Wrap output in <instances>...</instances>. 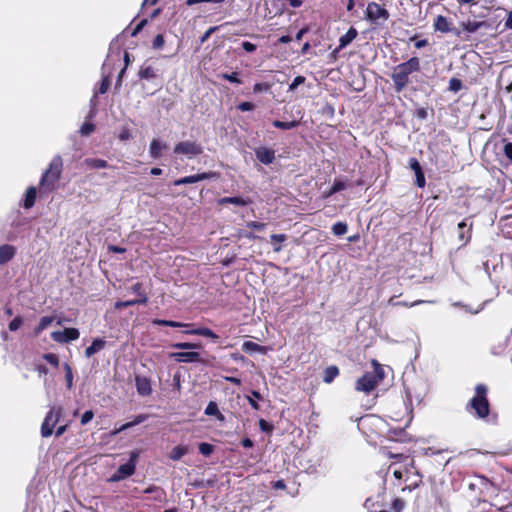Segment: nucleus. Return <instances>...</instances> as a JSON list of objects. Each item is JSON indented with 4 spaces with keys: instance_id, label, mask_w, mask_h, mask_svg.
Listing matches in <instances>:
<instances>
[{
    "instance_id": "obj_1",
    "label": "nucleus",
    "mask_w": 512,
    "mask_h": 512,
    "mask_svg": "<svg viewBox=\"0 0 512 512\" xmlns=\"http://www.w3.org/2000/svg\"><path fill=\"white\" fill-rule=\"evenodd\" d=\"M420 69V60L417 57L410 58L407 62L394 68L392 79L397 91H401L409 81V75Z\"/></svg>"
},
{
    "instance_id": "obj_2",
    "label": "nucleus",
    "mask_w": 512,
    "mask_h": 512,
    "mask_svg": "<svg viewBox=\"0 0 512 512\" xmlns=\"http://www.w3.org/2000/svg\"><path fill=\"white\" fill-rule=\"evenodd\" d=\"M371 363L373 366V371L366 372L361 378L357 380L355 386L357 391L369 393L374 390L385 377L383 367L376 360H372Z\"/></svg>"
},
{
    "instance_id": "obj_3",
    "label": "nucleus",
    "mask_w": 512,
    "mask_h": 512,
    "mask_svg": "<svg viewBox=\"0 0 512 512\" xmlns=\"http://www.w3.org/2000/svg\"><path fill=\"white\" fill-rule=\"evenodd\" d=\"M486 394L487 387L483 384H478L475 388V396L470 401L471 408L480 418H484L489 414V403Z\"/></svg>"
},
{
    "instance_id": "obj_4",
    "label": "nucleus",
    "mask_w": 512,
    "mask_h": 512,
    "mask_svg": "<svg viewBox=\"0 0 512 512\" xmlns=\"http://www.w3.org/2000/svg\"><path fill=\"white\" fill-rule=\"evenodd\" d=\"M62 170V159L56 156L51 161L49 168L44 173L41 179V186L53 188L54 184L59 180Z\"/></svg>"
},
{
    "instance_id": "obj_5",
    "label": "nucleus",
    "mask_w": 512,
    "mask_h": 512,
    "mask_svg": "<svg viewBox=\"0 0 512 512\" xmlns=\"http://www.w3.org/2000/svg\"><path fill=\"white\" fill-rule=\"evenodd\" d=\"M62 413L63 409L61 407L53 406L50 408L41 425L42 437L47 438L53 434V430L56 424L59 422Z\"/></svg>"
},
{
    "instance_id": "obj_6",
    "label": "nucleus",
    "mask_w": 512,
    "mask_h": 512,
    "mask_svg": "<svg viewBox=\"0 0 512 512\" xmlns=\"http://www.w3.org/2000/svg\"><path fill=\"white\" fill-rule=\"evenodd\" d=\"M174 153L193 158L202 153V147L196 142L182 141L175 145Z\"/></svg>"
},
{
    "instance_id": "obj_7",
    "label": "nucleus",
    "mask_w": 512,
    "mask_h": 512,
    "mask_svg": "<svg viewBox=\"0 0 512 512\" xmlns=\"http://www.w3.org/2000/svg\"><path fill=\"white\" fill-rule=\"evenodd\" d=\"M366 18L372 22L386 21L389 18V13L378 3L370 2L366 8Z\"/></svg>"
},
{
    "instance_id": "obj_8",
    "label": "nucleus",
    "mask_w": 512,
    "mask_h": 512,
    "mask_svg": "<svg viewBox=\"0 0 512 512\" xmlns=\"http://www.w3.org/2000/svg\"><path fill=\"white\" fill-rule=\"evenodd\" d=\"M80 337V332L76 328H65L63 331H54L51 333V338L61 344L75 341Z\"/></svg>"
},
{
    "instance_id": "obj_9",
    "label": "nucleus",
    "mask_w": 512,
    "mask_h": 512,
    "mask_svg": "<svg viewBox=\"0 0 512 512\" xmlns=\"http://www.w3.org/2000/svg\"><path fill=\"white\" fill-rule=\"evenodd\" d=\"M168 149V144L160 138H153L149 145V154L153 159L160 158Z\"/></svg>"
},
{
    "instance_id": "obj_10",
    "label": "nucleus",
    "mask_w": 512,
    "mask_h": 512,
    "mask_svg": "<svg viewBox=\"0 0 512 512\" xmlns=\"http://www.w3.org/2000/svg\"><path fill=\"white\" fill-rule=\"evenodd\" d=\"M135 472V464L133 463H126L121 465L117 472L112 475L111 481L118 482L121 481L129 476H131Z\"/></svg>"
},
{
    "instance_id": "obj_11",
    "label": "nucleus",
    "mask_w": 512,
    "mask_h": 512,
    "mask_svg": "<svg viewBox=\"0 0 512 512\" xmlns=\"http://www.w3.org/2000/svg\"><path fill=\"white\" fill-rule=\"evenodd\" d=\"M170 357H172L177 362H184V363H192V362H200V354L197 352H176L170 354Z\"/></svg>"
},
{
    "instance_id": "obj_12",
    "label": "nucleus",
    "mask_w": 512,
    "mask_h": 512,
    "mask_svg": "<svg viewBox=\"0 0 512 512\" xmlns=\"http://www.w3.org/2000/svg\"><path fill=\"white\" fill-rule=\"evenodd\" d=\"M257 159L263 164H271L275 159L274 150L266 147H259L255 150Z\"/></svg>"
},
{
    "instance_id": "obj_13",
    "label": "nucleus",
    "mask_w": 512,
    "mask_h": 512,
    "mask_svg": "<svg viewBox=\"0 0 512 512\" xmlns=\"http://www.w3.org/2000/svg\"><path fill=\"white\" fill-rule=\"evenodd\" d=\"M409 167L415 173L417 186L421 187V188L424 187L425 183H426V180H425L424 173L422 171V168H421L420 163L418 162V160L416 158H411L409 160Z\"/></svg>"
},
{
    "instance_id": "obj_14",
    "label": "nucleus",
    "mask_w": 512,
    "mask_h": 512,
    "mask_svg": "<svg viewBox=\"0 0 512 512\" xmlns=\"http://www.w3.org/2000/svg\"><path fill=\"white\" fill-rule=\"evenodd\" d=\"M16 255V248L13 245H0V265L9 262Z\"/></svg>"
},
{
    "instance_id": "obj_15",
    "label": "nucleus",
    "mask_w": 512,
    "mask_h": 512,
    "mask_svg": "<svg viewBox=\"0 0 512 512\" xmlns=\"http://www.w3.org/2000/svg\"><path fill=\"white\" fill-rule=\"evenodd\" d=\"M136 388L140 395L147 396L152 392L150 381L146 377H136Z\"/></svg>"
},
{
    "instance_id": "obj_16",
    "label": "nucleus",
    "mask_w": 512,
    "mask_h": 512,
    "mask_svg": "<svg viewBox=\"0 0 512 512\" xmlns=\"http://www.w3.org/2000/svg\"><path fill=\"white\" fill-rule=\"evenodd\" d=\"M218 177V174L216 172H203L191 176H186L185 178V184H192L199 181L212 179Z\"/></svg>"
},
{
    "instance_id": "obj_17",
    "label": "nucleus",
    "mask_w": 512,
    "mask_h": 512,
    "mask_svg": "<svg viewBox=\"0 0 512 512\" xmlns=\"http://www.w3.org/2000/svg\"><path fill=\"white\" fill-rule=\"evenodd\" d=\"M105 340L96 338L93 340L92 344L86 348L85 350V356L87 358H90L92 355L98 353L105 347Z\"/></svg>"
},
{
    "instance_id": "obj_18",
    "label": "nucleus",
    "mask_w": 512,
    "mask_h": 512,
    "mask_svg": "<svg viewBox=\"0 0 512 512\" xmlns=\"http://www.w3.org/2000/svg\"><path fill=\"white\" fill-rule=\"evenodd\" d=\"M434 28L437 31L442 33H447L451 31V22L444 16H437L434 22Z\"/></svg>"
},
{
    "instance_id": "obj_19",
    "label": "nucleus",
    "mask_w": 512,
    "mask_h": 512,
    "mask_svg": "<svg viewBox=\"0 0 512 512\" xmlns=\"http://www.w3.org/2000/svg\"><path fill=\"white\" fill-rule=\"evenodd\" d=\"M242 350L247 353H254L258 352L261 354H266L268 351L267 347L261 346L255 342L252 341H245L242 345Z\"/></svg>"
},
{
    "instance_id": "obj_20",
    "label": "nucleus",
    "mask_w": 512,
    "mask_h": 512,
    "mask_svg": "<svg viewBox=\"0 0 512 512\" xmlns=\"http://www.w3.org/2000/svg\"><path fill=\"white\" fill-rule=\"evenodd\" d=\"M357 30L353 27H351L345 35L341 36L339 39V49H342L349 45L356 37H357Z\"/></svg>"
},
{
    "instance_id": "obj_21",
    "label": "nucleus",
    "mask_w": 512,
    "mask_h": 512,
    "mask_svg": "<svg viewBox=\"0 0 512 512\" xmlns=\"http://www.w3.org/2000/svg\"><path fill=\"white\" fill-rule=\"evenodd\" d=\"M250 203V199H245L242 197H224L219 200V204H234L238 206H247Z\"/></svg>"
},
{
    "instance_id": "obj_22",
    "label": "nucleus",
    "mask_w": 512,
    "mask_h": 512,
    "mask_svg": "<svg viewBox=\"0 0 512 512\" xmlns=\"http://www.w3.org/2000/svg\"><path fill=\"white\" fill-rule=\"evenodd\" d=\"M53 316H44L39 320L38 325L34 329V335L38 336L43 330L48 328L54 321Z\"/></svg>"
},
{
    "instance_id": "obj_23",
    "label": "nucleus",
    "mask_w": 512,
    "mask_h": 512,
    "mask_svg": "<svg viewBox=\"0 0 512 512\" xmlns=\"http://www.w3.org/2000/svg\"><path fill=\"white\" fill-rule=\"evenodd\" d=\"M205 414L209 416H215L219 421H224L225 417L220 412L218 405L215 402H209L205 409Z\"/></svg>"
},
{
    "instance_id": "obj_24",
    "label": "nucleus",
    "mask_w": 512,
    "mask_h": 512,
    "mask_svg": "<svg viewBox=\"0 0 512 512\" xmlns=\"http://www.w3.org/2000/svg\"><path fill=\"white\" fill-rule=\"evenodd\" d=\"M186 333L205 336V337H209V338H212L215 340L218 339V335H216L212 330H210L209 328H206V327L193 329V330L187 331Z\"/></svg>"
},
{
    "instance_id": "obj_25",
    "label": "nucleus",
    "mask_w": 512,
    "mask_h": 512,
    "mask_svg": "<svg viewBox=\"0 0 512 512\" xmlns=\"http://www.w3.org/2000/svg\"><path fill=\"white\" fill-rule=\"evenodd\" d=\"M35 199H36V189L34 187H30L26 192V196H25V200H24V207L27 209L31 208L35 203Z\"/></svg>"
},
{
    "instance_id": "obj_26",
    "label": "nucleus",
    "mask_w": 512,
    "mask_h": 512,
    "mask_svg": "<svg viewBox=\"0 0 512 512\" xmlns=\"http://www.w3.org/2000/svg\"><path fill=\"white\" fill-rule=\"evenodd\" d=\"M187 452V447L181 445L176 446L172 449L170 453V458L175 461L180 460Z\"/></svg>"
},
{
    "instance_id": "obj_27",
    "label": "nucleus",
    "mask_w": 512,
    "mask_h": 512,
    "mask_svg": "<svg viewBox=\"0 0 512 512\" xmlns=\"http://www.w3.org/2000/svg\"><path fill=\"white\" fill-rule=\"evenodd\" d=\"M339 374V370L336 366H330L326 368L324 372V382L331 383L334 378Z\"/></svg>"
},
{
    "instance_id": "obj_28",
    "label": "nucleus",
    "mask_w": 512,
    "mask_h": 512,
    "mask_svg": "<svg viewBox=\"0 0 512 512\" xmlns=\"http://www.w3.org/2000/svg\"><path fill=\"white\" fill-rule=\"evenodd\" d=\"M157 76L156 71L153 67H143L139 71V77L143 79H153Z\"/></svg>"
},
{
    "instance_id": "obj_29",
    "label": "nucleus",
    "mask_w": 512,
    "mask_h": 512,
    "mask_svg": "<svg viewBox=\"0 0 512 512\" xmlns=\"http://www.w3.org/2000/svg\"><path fill=\"white\" fill-rule=\"evenodd\" d=\"M85 164L90 168H106L108 166L103 159H86Z\"/></svg>"
},
{
    "instance_id": "obj_30",
    "label": "nucleus",
    "mask_w": 512,
    "mask_h": 512,
    "mask_svg": "<svg viewBox=\"0 0 512 512\" xmlns=\"http://www.w3.org/2000/svg\"><path fill=\"white\" fill-rule=\"evenodd\" d=\"M154 323L157 325H165V326H170V327H175V328L190 326V324H188V323H181V322L168 321V320H155Z\"/></svg>"
},
{
    "instance_id": "obj_31",
    "label": "nucleus",
    "mask_w": 512,
    "mask_h": 512,
    "mask_svg": "<svg viewBox=\"0 0 512 512\" xmlns=\"http://www.w3.org/2000/svg\"><path fill=\"white\" fill-rule=\"evenodd\" d=\"M348 230V227L345 223L343 222H337L335 223L333 226H332V231L335 235L337 236H342L344 235Z\"/></svg>"
},
{
    "instance_id": "obj_32",
    "label": "nucleus",
    "mask_w": 512,
    "mask_h": 512,
    "mask_svg": "<svg viewBox=\"0 0 512 512\" xmlns=\"http://www.w3.org/2000/svg\"><path fill=\"white\" fill-rule=\"evenodd\" d=\"M24 323V319L21 316H16L8 325L11 332L17 331Z\"/></svg>"
},
{
    "instance_id": "obj_33",
    "label": "nucleus",
    "mask_w": 512,
    "mask_h": 512,
    "mask_svg": "<svg viewBox=\"0 0 512 512\" xmlns=\"http://www.w3.org/2000/svg\"><path fill=\"white\" fill-rule=\"evenodd\" d=\"M483 23L481 22H475V21H468L467 23L463 24V29L469 33L476 32Z\"/></svg>"
},
{
    "instance_id": "obj_34",
    "label": "nucleus",
    "mask_w": 512,
    "mask_h": 512,
    "mask_svg": "<svg viewBox=\"0 0 512 512\" xmlns=\"http://www.w3.org/2000/svg\"><path fill=\"white\" fill-rule=\"evenodd\" d=\"M406 506V503L401 498H395L392 501L391 508L394 512H402Z\"/></svg>"
},
{
    "instance_id": "obj_35",
    "label": "nucleus",
    "mask_w": 512,
    "mask_h": 512,
    "mask_svg": "<svg viewBox=\"0 0 512 512\" xmlns=\"http://www.w3.org/2000/svg\"><path fill=\"white\" fill-rule=\"evenodd\" d=\"M346 188V183L340 180H336L331 187V190L326 194V197L331 196L332 194L339 192Z\"/></svg>"
},
{
    "instance_id": "obj_36",
    "label": "nucleus",
    "mask_w": 512,
    "mask_h": 512,
    "mask_svg": "<svg viewBox=\"0 0 512 512\" xmlns=\"http://www.w3.org/2000/svg\"><path fill=\"white\" fill-rule=\"evenodd\" d=\"M273 125L276 128H280V129H284V130H289V129H292V128L296 127L297 123L295 121L282 122V121H279V120H275L273 122Z\"/></svg>"
},
{
    "instance_id": "obj_37",
    "label": "nucleus",
    "mask_w": 512,
    "mask_h": 512,
    "mask_svg": "<svg viewBox=\"0 0 512 512\" xmlns=\"http://www.w3.org/2000/svg\"><path fill=\"white\" fill-rule=\"evenodd\" d=\"M173 347L176 348V349L188 350V349L199 348L200 345L199 344H195V343L183 342V343L173 344Z\"/></svg>"
},
{
    "instance_id": "obj_38",
    "label": "nucleus",
    "mask_w": 512,
    "mask_h": 512,
    "mask_svg": "<svg viewBox=\"0 0 512 512\" xmlns=\"http://www.w3.org/2000/svg\"><path fill=\"white\" fill-rule=\"evenodd\" d=\"M64 369L66 372L65 378H66V382H67V387L69 389H71L73 386V374H72L71 367L66 363V364H64Z\"/></svg>"
},
{
    "instance_id": "obj_39",
    "label": "nucleus",
    "mask_w": 512,
    "mask_h": 512,
    "mask_svg": "<svg viewBox=\"0 0 512 512\" xmlns=\"http://www.w3.org/2000/svg\"><path fill=\"white\" fill-rule=\"evenodd\" d=\"M255 399H261V395L257 391H252V396H247V400H248L249 404L254 409L258 410L259 409V405H258V403L256 402Z\"/></svg>"
},
{
    "instance_id": "obj_40",
    "label": "nucleus",
    "mask_w": 512,
    "mask_h": 512,
    "mask_svg": "<svg viewBox=\"0 0 512 512\" xmlns=\"http://www.w3.org/2000/svg\"><path fill=\"white\" fill-rule=\"evenodd\" d=\"M462 88V82L457 78H452L449 81V89L451 91L457 92Z\"/></svg>"
},
{
    "instance_id": "obj_41",
    "label": "nucleus",
    "mask_w": 512,
    "mask_h": 512,
    "mask_svg": "<svg viewBox=\"0 0 512 512\" xmlns=\"http://www.w3.org/2000/svg\"><path fill=\"white\" fill-rule=\"evenodd\" d=\"M43 358L50 364H52L55 367H58L59 365V359L58 356L52 353L44 354Z\"/></svg>"
},
{
    "instance_id": "obj_42",
    "label": "nucleus",
    "mask_w": 512,
    "mask_h": 512,
    "mask_svg": "<svg viewBox=\"0 0 512 512\" xmlns=\"http://www.w3.org/2000/svg\"><path fill=\"white\" fill-rule=\"evenodd\" d=\"M144 493H156L157 494L155 496L156 500H161L162 496L164 495V492L155 486H150V487L146 488L144 490Z\"/></svg>"
},
{
    "instance_id": "obj_43",
    "label": "nucleus",
    "mask_w": 512,
    "mask_h": 512,
    "mask_svg": "<svg viewBox=\"0 0 512 512\" xmlns=\"http://www.w3.org/2000/svg\"><path fill=\"white\" fill-rule=\"evenodd\" d=\"M164 44H165V40H164L163 35L158 34V35H156V37L153 40L152 47L154 49H161L164 46Z\"/></svg>"
},
{
    "instance_id": "obj_44",
    "label": "nucleus",
    "mask_w": 512,
    "mask_h": 512,
    "mask_svg": "<svg viewBox=\"0 0 512 512\" xmlns=\"http://www.w3.org/2000/svg\"><path fill=\"white\" fill-rule=\"evenodd\" d=\"M199 451L201 454H203L205 456H209L213 451V447H212V445H210L208 443H201L199 445Z\"/></svg>"
},
{
    "instance_id": "obj_45",
    "label": "nucleus",
    "mask_w": 512,
    "mask_h": 512,
    "mask_svg": "<svg viewBox=\"0 0 512 512\" xmlns=\"http://www.w3.org/2000/svg\"><path fill=\"white\" fill-rule=\"evenodd\" d=\"M93 131H94V125L92 123H88V122L84 123L80 129L81 134L85 135V136H88Z\"/></svg>"
},
{
    "instance_id": "obj_46",
    "label": "nucleus",
    "mask_w": 512,
    "mask_h": 512,
    "mask_svg": "<svg viewBox=\"0 0 512 512\" xmlns=\"http://www.w3.org/2000/svg\"><path fill=\"white\" fill-rule=\"evenodd\" d=\"M221 77L229 82L240 84L241 80L237 77V73H224L221 75Z\"/></svg>"
},
{
    "instance_id": "obj_47",
    "label": "nucleus",
    "mask_w": 512,
    "mask_h": 512,
    "mask_svg": "<svg viewBox=\"0 0 512 512\" xmlns=\"http://www.w3.org/2000/svg\"><path fill=\"white\" fill-rule=\"evenodd\" d=\"M304 82H305V77H303V76L295 77L293 82L289 86V90L290 91L295 90L299 85L303 84Z\"/></svg>"
},
{
    "instance_id": "obj_48",
    "label": "nucleus",
    "mask_w": 512,
    "mask_h": 512,
    "mask_svg": "<svg viewBox=\"0 0 512 512\" xmlns=\"http://www.w3.org/2000/svg\"><path fill=\"white\" fill-rule=\"evenodd\" d=\"M270 85L268 83H256L253 87V91L255 93H259L262 91H268L270 89Z\"/></svg>"
},
{
    "instance_id": "obj_49",
    "label": "nucleus",
    "mask_w": 512,
    "mask_h": 512,
    "mask_svg": "<svg viewBox=\"0 0 512 512\" xmlns=\"http://www.w3.org/2000/svg\"><path fill=\"white\" fill-rule=\"evenodd\" d=\"M94 417V413L91 410H88L84 412V414L81 417V424L86 425L88 422H90Z\"/></svg>"
},
{
    "instance_id": "obj_50",
    "label": "nucleus",
    "mask_w": 512,
    "mask_h": 512,
    "mask_svg": "<svg viewBox=\"0 0 512 512\" xmlns=\"http://www.w3.org/2000/svg\"><path fill=\"white\" fill-rule=\"evenodd\" d=\"M225 0H187L186 1V4L188 6H192L194 4H197V3H222L224 2Z\"/></svg>"
},
{
    "instance_id": "obj_51",
    "label": "nucleus",
    "mask_w": 512,
    "mask_h": 512,
    "mask_svg": "<svg viewBox=\"0 0 512 512\" xmlns=\"http://www.w3.org/2000/svg\"><path fill=\"white\" fill-rule=\"evenodd\" d=\"M135 304H137V301H133V300L118 301V302L115 303V308L116 309H121V308L132 306V305H135Z\"/></svg>"
},
{
    "instance_id": "obj_52",
    "label": "nucleus",
    "mask_w": 512,
    "mask_h": 512,
    "mask_svg": "<svg viewBox=\"0 0 512 512\" xmlns=\"http://www.w3.org/2000/svg\"><path fill=\"white\" fill-rule=\"evenodd\" d=\"M238 108L243 112L251 111L254 109V104H252L251 102H242L239 104Z\"/></svg>"
},
{
    "instance_id": "obj_53",
    "label": "nucleus",
    "mask_w": 512,
    "mask_h": 512,
    "mask_svg": "<svg viewBox=\"0 0 512 512\" xmlns=\"http://www.w3.org/2000/svg\"><path fill=\"white\" fill-rule=\"evenodd\" d=\"M247 226L250 228L256 229V230H264L266 227V224L252 221V222H249L247 224Z\"/></svg>"
},
{
    "instance_id": "obj_54",
    "label": "nucleus",
    "mask_w": 512,
    "mask_h": 512,
    "mask_svg": "<svg viewBox=\"0 0 512 512\" xmlns=\"http://www.w3.org/2000/svg\"><path fill=\"white\" fill-rule=\"evenodd\" d=\"M133 426H134V423H133L132 421H131V422H128V423H125V424H123L122 426H120L118 429H116L115 431H113V433H112V434H113V435H116V434H118V433H120V432H122V431H124V430H126V429H128V428H130V427H133Z\"/></svg>"
},
{
    "instance_id": "obj_55",
    "label": "nucleus",
    "mask_w": 512,
    "mask_h": 512,
    "mask_svg": "<svg viewBox=\"0 0 512 512\" xmlns=\"http://www.w3.org/2000/svg\"><path fill=\"white\" fill-rule=\"evenodd\" d=\"M285 240H286V235H284V234H274V235H271V241L272 242L281 243V242H284Z\"/></svg>"
},
{
    "instance_id": "obj_56",
    "label": "nucleus",
    "mask_w": 512,
    "mask_h": 512,
    "mask_svg": "<svg viewBox=\"0 0 512 512\" xmlns=\"http://www.w3.org/2000/svg\"><path fill=\"white\" fill-rule=\"evenodd\" d=\"M259 426L262 431H271L272 430V426L264 419H261L259 421Z\"/></svg>"
},
{
    "instance_id": "obj_57",
    "label": "nucleus",
    "mask_w": 512,
    "mask_h": 512,
    "mask_svg": "<svg viewBox=\"0 0 512 512\" xmlns=\"http://www.w3.org/2000/svg\"><path fill=\"white\" fill-rule=\"evenodd\" d=\"M504 153L512 161V143H506L504 146Z\"/></svg>"
},
{
    "instance_id": "obj_58",
    "label": "nucleus",
    "mask_w": 512,
    "mask_h": 512,
    "mask_svg": "<svg viewBox=\"0 0 512 512\" xmlns=\"http://www.w3.org/2000/svg\"><path fill=\"white\" fill-rule=\"evenodd\" d=\"M242 47L247 52H253L256 49V46L253 43L247 41L242 43Z\"/></svg>"
},
{
    "instance_id": "obj_59",
    "label": "nucleus",
    "mask_w": 512,
    "mask_h": 512,
    "mask_svg": "<svg viewBox=\"0 0 512 512\" xmlns=\"http://www.w3.org/2000/svg\"><path fill=\"white\" fill-rule=\"evenodd\" d=\"M217 30V27H210L205 33L204 35L202 36L201 38V42H205L210 36L212 33H214L215 31Z\"/></svg>"
},
{
    "instance_id": "obj_60",
    "label": "nucleus",
    "mask_w": 512,
    "mask_h": 512,
    "mask_svg": "<svg viewBox=\"0 0 512 512\" xmlns=\"http://www.w3.org/2000/svg\"><path fill=\"white\" fill-rule=\"evenodd\" d=\"M108 87H109V80L108 78H104L102 80V83H101V86H100V89H99V92L101 94H104L107 90H108Z\"/></svg>"
},
{
    "instance_id": "obj_61",
    "label": "nucleus",
    "mask_w": 512,
    "mask_h": 512,
    "mask_svg": "<svg viewBox=\"0 0 512 512\" xmlns=\"http://www.w3.org/2000/svg\"><path fill=\"white\" fill-rule=\"evenodd\" d=\"M67 427H68L67 424L60 425L59 427H57L56 432H55L56 437H60L61 435H63L65 433V431L67 430Z\"/></svg>"
},
{
    "instance_id": "obj_62",
    "label": "nucleus",
    "mask_w": 512,
    "mask_h": 512,
    "mask_svg": "<svg viewBox=\"0 0 512 512\" xmlns=\"http://www.w3.org/2000/svg\"><path fill=\"white\" fill-rule=\"evenodd\" d=\"M147 24V20H142L134 29L132 32V36H135L138 32L141 31V29Z\"/></svg>"
},
{
    "instance_id": "obj_63",
    "label": "nucleus",
    "mask_w": 512,
    "mask_h": 512,
    "mask_svg": "<svg viewBox=\"0 0 512 512\" xmlns=\"http://www.w3.org/2000/svg\"><path fill=\"white\" fill-rule=\"evenodd\" d=\"M108 250L111 252H114V253H124L126 251L125 248L114 246V245H110L108 247Z\"/></svg>"
},
{
    "instance_id": "obj_64",
    "label": "nucleus",
    "mask_w": 512,
    "mask_h": 512,
    "mask_svg": "<svg viewBox=\"0 0 512 512\" xmlns=\"http://www.w3.org/2000/svg\"><path fill=\"white\" fill-rule=\"evenodd\" d=\"M146 418H147L146 415H138L135 417V419L132 422L134 423V426H135V425H138V424L142 423L143 421H145Z\"/></svg>"
}]
</instances>
